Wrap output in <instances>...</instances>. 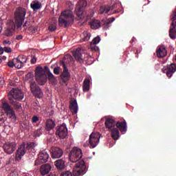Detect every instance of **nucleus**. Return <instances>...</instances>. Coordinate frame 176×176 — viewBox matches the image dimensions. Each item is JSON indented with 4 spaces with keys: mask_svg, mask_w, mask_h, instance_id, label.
Instances as JSON below:
<instances>
[{
    "mask_svg": "<svg viewBox=\"0 0 176 176\" xmlns=\"http://www.w3.org/2000/svg\"><path fill=\"white\" fill-rule=\"evenodd\" d=\"M55 163V166L58 170H63L65 167V161L64 160H58Z\"/></svg>",
    "mask_w": 176,
    "mask_h": 176,
    "instance_id": "31",
    "label": "nucleus"
},
{
    "mask_svg": "<svg viewBox=\"0 0 176 176\" xmlns=\"http://www.w3.org/2000/svg\"><path fill=\"white\" fill-rule=\"evenodd\" d=\"M50 170H52V165L50 164H45L41 166L40 172L41 175H46L50 173Z\"/></svg>",
    "mask_w": 176,
    "mask_h": 176,
    "instance_id": "22",
    "label": "nucleus"
},
{
    "mask_svg": "<svg viewBox=\"0 0 176 176\" xmlns=\"http://www.w3.org/2000/svg\"><path fill=\"white\" fill-rule=\"evenodd\" d=\"M100 138H101V134L98 132H93L89 135L88 146L89 148H96L98 144H100Z\"/></svg>",
    "mask_w": 176,
    "mask_h": 176,
    "instance_id": "9",
    "label": "nucleus"
},
{
    "mask_svg": "<svg viewBox=\"0 0 176 176\" xmlns=\"http://www.w3.org/2000/svg\"><path fill=\"white\" fill-rule=\"evenodd\" d=\"M45 69H49V67H45Z\"/></svg>",
    "mask_w": 176,
    "mask_h": 176,
    "instance_id": "56",
    "label": "nucleus"
},
{
    "mask_svg": "<svg viewBox=\"0 0 176 176\" xmlns=\"http://www.w3.org/2000/svg\"><path fill=\"white\" fill-rule=\"evenodd\" d=\"M36 80L41 86H43L46 83V74L42 67H38L36 69Z\"/></svg>",
    "mask_w": 176,
    "mask_h": 176,
    "instance_id": "8",
    "label": "nucleus"
},
{
    "mask_svg": "<svg viewBox=\"0 0 176 176\" xmlns=\"http://www.w3.org/2000/svg\"><path fill=\"white\" fill-rule=\"evenodd\" d=\"M104 124L107 129H109V131H111V130L116 129V122L113 119L107 118Z\"/></svg>",
    "mask_w": 176,
    "mask_h": 176,
    "instance_id": "21",
    "label": "nucleus"
},
{
    "mask_svg": "<svg viewBox=\"0 0 176 176\" xmlns=\"http://www.w3.org/2000/svg\"><path fill=\"white\" fill-rule=\"evenodd\" d=\"M87 6V1L86 0H79L76 4L75 12L77 16V20H87V14L83 10V8Z\"/></svg>",
    "mask_w": 176,
    "mask_h": 176,
    "instance_id": "4",
    "label": "nucleus"
},
{
    "mask_svg": "<svg viewBox=\"0 0 176 176\" xmlns=\"http://www.w3.org/2000/svg\"><path fill=\"white\" fill-rule=\"evenodd\" d=\"M2 109L6 112L7 116L10 118L13 122H15L16 118V113L14 110L10 107V104L6 102H3L2 107H0V124L2 123H5L6 122V116L5 113L2 111Z\"/></svg>",
    "mask_w": 176,
    "mask_h": 176,
    "instance_id": "2",
    "label": "nucleus"
},
{
    "mask_svg": "<svg viewBox=\"0 0 176 176\" xmlns=\"http://www.w3.org/2000/svg\"><path fill=\"white\" fill-rule=\"evenodd\" d=\"M116 127L117 129H120V131H121L122 134H126V132L127 131V122H126V120H124L123 122H118L116 123Z\"/></svg>",
    "mask_w": 176,
    "mask_h": 176,
    "instance_id": "20",
    "label": "nucleus"
},
{
    "mask_svg": "<svg viewBox=\"0 0 176 176\" xmlns=\"http://www.w3.org/2000/svg\"><path fill=\"white\" fill-rule=\"evenodd\" d=\"M0 54H3V50H0Z\"/></svg>",
    "mask_w": 176,
    "mask_h": 176,
    "instance_id": "53",
    "label": "nucleus"
},
{
    "mask_svg": "<svg viewBox=\"0 0 176 176\" xmlns=\"http://www.w3.org/2000/svg\"><path fill=\"white\" fill-rule=\"evenodd\" d=\"M86 174V165H85V161L80 160L78 162L75 168L73 169V175L82 176Z\"/></svg>",
    "mask_w": 176,
    "mask_h": 176,
    "instance_id": "7",
    "label": "nucleus"
},
{
    "mask_svg": "<svg viewBox=\"0 0 176 176\" xmlns=\"http://www.w3.org/2000/svg\"><path fill=\"white\" fill-rule=\"evenodd\" d=\"M14 30H16V25L14 24V21H13V20H9L7 22L6 35L7 36H12L13 32H14Z\"/></svg>",
    "mask_w": 176,
    "mask_h": 176,
    "instance_id": "17",
    "label": "nucleus"
},
{
    "mask_svg": "<svg viewBox=\"0 0 176 176\" xmlns=\"http://www.w3.org/2000/svg\"><path fill=\"white\" fill-rule=\"evenodd\" d=\"M36 63V58H32L31 59V64H35Z\"/></svg>",
    "mask_w": 176,
    "mask_h": 176,
    "instance_id": "49",
    "label": "nucleus"
},
{
    "mask_svg": "<svg viewBox=\"0 0 176 176\" xmlns=\"http://www.w3.org/2000/svg\"><path fill=\"white\" fill-rule=\"evenodd\" d=\"M134 42V38L131 41V43H133Z\"/></svg>",
    "mask_w": 176,
    "mask_h": 176,
    "instance_id": "54",
    "label": "nucleus"
},
{
    "mask_svg": "<svg viewBox=\"0 0 176 176\" xmlns=\"http://www.w3.org/2000/svg\"><path fill=\"white\" fill-rule=\"evenodd\" d=\"M30 8L34 12H36L37 10H39V9H42V3L37 0H34L30 3Z\"/></svg>",
    "mask_w": 176,
    "mask_h": 176,
    "instance_id": "25",
    "label": "nucleus"
},
{
    "mask_svg": "<svg viewBox=\"0 0 176 176\" xmlns=\"http://www.w3.org/2000/svg\"><path fill=\"white\" fill-rule=\"evenodd\" d=\"M89 25L92 30H98L100 27H101V22L98 20H93L92 21L89 22Z\"/></svg>",
    "mask_w": 176,
    "mask_h": 176,
    "instance_id": "29",
    "label": "nucleus"
},
{
    "mask_svg": "<svg viewBox=\"0 0 176 176\" xmlns=\"http://www.w3.org/2000/svg\"><path fill=\"white\" fill-rule=\"evenodd\" d=\"M3 52H6V53H11L12 52V48L9 47H4L3 49Z\"/></svg>",
    "mask_w": 176,
    "mask_h": 176,
    "instance_id": "45",
    "label": "nucleus"
},
{
    "mask_svg": "<svg viewBox=\"0 0 176 176\" xmlns=\"http://www.w3.org/2000/svg\"><path fill=\"white\" fill-rule=\"evenodd\" d=\"M48 28H49L50 31H51V32H53V31H56V30H57V21L52 22Z\"/></svg>",
    "mask_w": 176,
    "mask_h": 176,
    "instance_id": "37",
    "label": "nucleus"
},
{
    "mask_svg": "<svg viewBox=\"0 0 176 176\" xmlns=\"http://www.w3.org/2000/svg\"><path fill=\"white\" fill-rule=\"evenodd\" d=\"M15 24L17 28H20L25 20V15L27 14V10L23 8H18L14 12Z\"/></svg>",
    "mask_w": 176,
    "mask_h": 176,
    "instance_id": "5",
    "label": "nucleus"
},
{
    "mask_svg": "<svg viewBox=\"0 0 176 176\" xmlns=\"http://www.w3.org/2000/svg\"><path fill=\"white\" fill-rule=\"evenodd\" d=\"M65 58H70V60L72 58V56L70 55H67V56L65 57Z\"/></svg>",
    "mask_w": 176,
    "mask_h": 176,
    "instance_id": "52",
    "label": "nucleus"
},
{
    "mask_svg": "<svg viewBox=\"0 0 176 176\" xmlns=\"http://www.w3.org/2000/svg\"><path fill=\"white\" fill-rule=\"evenodd\" d=\"M8 65L10 68H13V67H16V63H14V58L12 60V61L8 62Z\"/></svg>",
    "mask_w": 176,
    "mask_h": 176,
    "instance_id": "43",
    "label": "nucleus"
},
{
    "mask_svg": "<svg viewBox=\"0 0 176 176\" xmlns=\"http://www.w3.org/2000/svg\"><path fill=\"white\" fill-rule=\"evenodd\" d=\"M157 56L159 57V58H162L163 57H166V56H167V50H166L164 45L159 47L157 50Z\"/></svg>",
    "mask_w": 176,
    "mask_h": 176,
    "instance_id": "23",
    "label": "nucleus"
},
{
    "mask_svg": "<svg viewBox=\"0 0 176 176\" xmlns=\"http://www.w3.org/2000/svg\"><path fill=\"white\" fill-rule=\"evenodd\" d=\"M64 155V152L59 147H53L52 151V159H60Z\"/></svg>",
    "mask_w": 176,
    "mask_h": 176,
    "instance_id": "19",
    "label": "nucleus"
},
{
    "mask_svg": "<svg viewBox=\"0 0 176 176\" xmlns=\"http://www.w3.org/2000/svg\"><path fill=\"white\" fill-rule=\"evenodd\" d=\"M113 21H115V17L109 18L107 20H102V24L103 25L104 30H108Z\"/></svg>",
    "mask_w": 176,
    "mask_h": 176,
    "instance_id": "24",
    "label": "nucleus"
},
{
    "mask_svg": "<svg viewBox=\"0 0 176 176\" xmlns=\"http://www.w3.org/2000/svg\"><path fill=\"white\" fill-rule=\"evenodd\" d=\"M37 89H39V87H36V82H35L34 81L31 82L30 89L32 93H33V91H35Z\"/></svg>",
    "mask_w": 176,
    "mask_h": 176,
    "instance_id": "39",
    "label": "nucleus"
},
{
    "mask_svg": "<svg viewBox=\"0 0 176 176\" xmlns=\"http://www.w3.org/2000/svg\"><path fill=\"white\" fill-rule=\"evenodd\" d=\"M25 155V144L23 143L16 151V160H21V157Z\"/></svg>",
    "mask_w": 176,
    "mask_h": 176,
    "instance_id": "18",
    "label": "nucleus"
},
{
    "mask_svg": "<svg viewBox=\"0 0 176 176\" xmlns=\"http://www.w3.org/2000/svg\"><path fill=\"white\" fill-rule=\"evenodd\" d=\"M87 98H90V96H87Z\"/></svg>",
    "mask_w": 176,
    "mask_h": 176,
    "instance_id": "57",
    "label": "nucleus"
},
{
    "mask_svg": "<svg viewBox=\"0 0 176 176\" xmlns=\"http://www.w3.org/2000/svg\"><path fill=\"white\" fill-rule=\"evenodd\" d=\"M39 120V118H38V116H34L32 118V123H36V122H38Z\"/></svg>",
    "mask_w": 176,
    "mask_h": 176,
    "instance_id": "46",
    "label": "nucleus"
},
{
    "mask_svg": "<svg viewBox=\"0 0 176 176\" xmlns=\"http://www.w3.org/2000/svg\"><path fill=\"white\" fill-rule=\"evenodd\" d=\"M23 98H24V94L19 89L12 88L8 93V100L15 109H21V104L19 101H21Z\"/></svg>",
    "mask_w": 176,
    "mask_h": 176,
    "instance_id": "1",
    "label": "nucleus"
},
{
    "mask_svg": "<svg viewBox=\"0 0 176 176\" xmlns=\"http://www.w3.org/2000/svg\"><path fill=\"white\" fill-rule=\"evenodd\" d=\"M91 37V34H90L88 32H84L81 34L82 42H87V41H89Z\"/></svg>",
    "mask_w": 176,
    "mask_h": 176,
    "instance_id": "35",
    "label": "nucleus"
},
{
    "mask_svg": "<svg viewBox=\"0 0 176 176\" xmlns=\"http://www.w3.org/2000/svg\"><path fill=\"white\" fill-rule=\"evenodd\" d=\"M2 20L0 19V34L2 32V29H3V27H2Z\"/></svg>",
    "mask_w": 176,
    "mask_h": 176,
    "instance_id": "50",
    "label": "nucleus"
},
{
    "mask_svg": "<svg viewBox=\"0 0 176 176\" xmlns=\"http://www.w3.org/2000/svg\"><path fill=\"white\" fill-rule=\"evenodd\" d=\"M56 134L62 140L67 138V135H68V129L67 128V125L63 123L60 126H57Z\"/></svg>",
    "mask_w": 176,
    "mask_h": 176,
    "instance_id": "11",
    "label": "nucleus"
},
{
    "mask_svg": "<svg viewBox=\"0 0 176 176\" xmlns=\"http://www.w3.org/2000/svg\"><path fill=\"white\" fill-rule=\"evenodd\" d=\"M25 25H27V22H25V23L23 24V27H25Z\"/></svg>",
    "mask_w": 176,
    "mask_h": 176,
    "instance_id": "55",
    "label": "nucleus"
},
{
    "mask_svg": "<svg viewBox=\"0 0 176 176\" xmlns=\"http://www.w3.org/2000/svg\"><path fill=\"white\" fill-rule=\"evenodd\" d=\"M16 39L17 41H21V39H23V36L19 35V36H17L16 37Z\"/></svg>",
    "mask_w": 176,
    "mask_h": 176,
    "instance_id": "51",
    "label": "nucleus"
},
{
    "mask_svg": "<svg viewBox=\"0 0 176 176\" xmlns=\"http://www.w3.org/2000/svg\"><path fill=\"white\" fill-rule=\"evenodd\" d=\"M87 143H88V144H89V142H87Z\"/></svg>",
    "mask_w": 176,
    "mask_h": 176,
    "instance_id": "58",
    "label": "nucleus"
},
{
    "mask_svg": "<svg viewBox=\"0 0 176 176\" xmlns=\"http://www.w3.org/2000/svg\"><path fill=\"white\" fill-rule=\"evenodd\" d=\"M69 109L72 113L76 114L78 113V111L79 109V107L78 106V102L76 100H73L69 104Z\"/></svg>",
    "mask_w": 176,
    "mask_h": 176,
    "instance_id": "26",
    "label": "nucleus"
},
{
    "mask_svg": "<svg viewBox=\"0 0 176 176\" xmlns=\"http://www.w3.org/2000/svg\"><path fill=\"white\" fill-rule=\"evenodd\" d=\"M175 71H176V65L174 63H172L167 66H164L162 68V72H164V74H166L168 78H171V76H173Z\"/></svg>",
    "mask_w": 176,
    "mask_h": 176,
    "instance_id": "16",
    "label": "nucleus"
},
{
    "mask_svg": "<svg viewBox=\"0 0 176 176\" xmlns=\"http://www.w3.org/2000/svg\"><path fill=\"white\" fill-rule=\"evenodd\" d=\"M60 176H72V173L67 170L66 172L63 173Z\"/></svg>",
    "mask_w": 176,
    "mask_h": 176,
    "instance_id": "47",
    "label": "nucleus"
},
{
    "mask_svg": "<svg viewBox=\"0 0 176 176\" xmlns=\"http://www.w3.org/2000/svg\"><path fill=\"white\" fill-rule=\"evenodd\" d=\"M3 45H12V43L9 41H3Z\"/></svg>",
    "mask_w": 176,
    "mask_h": 176,
    "instance_id": "48",
    "label": "nucleus"
},
{
    "mask_svg": "<svg viewBox=\"0 0 176 176\" xmlns=\"http://www.w3.org/2000/svg\"><path fill=\"white\" fill-rule=\"evenodd\" d=\"M83 91H89L90 90V79L85 78L82 84Z\"/></svg>",
    "mask_w": 176,
    "mask_h": 176,
    "instance_id": "30",
    "label": "nucleus"
},
{
    "mask_svg": "<svg viewBox=\"0 0 176 176\" xmlns=\"http://www.w3.org/2000/svg\"><path fill=\"white\" fill-rule=\"evenodd\" d=\"M17 144L15 142H7L3 145V149L8 155H12L16 151Z\"/></svg>",
    "mask_w": 176,
    "mask_h": 176,
    "instance_id": "15",
    "label": "nucleus"
},
{
    "mask_svg": "<svg viewBox=\"0 0 176 176\" xmlns=\"http://www.w3.org/2000/svg\"><path fill=\"white\" fill-rule=\"evenodd\" d=\"M49 160V154L45 151H41L38 154V159L34 162V166H40L43 163H46Z\"/></svg>",
    "mask_w": 176,
    "mask_h": 176,
    "instance_id": "13",
    "label": "nucleus"
},
{
    "mask_svg": "<svg viewBox=\"0 0 176 176\" xmlns=\"http://www.w3.org/2000/svg\"><path fill=\"white\" fill-rule=\"evenodd\" d=\"M60 64L63 67V71L60 75V78L63 83H67V82L71 79V74L68 71V67H67V65H65V61H60Z\"/></svg>",
    "mask_w": 176,
    "mask_h": 176,
    "instance_id": "12",
    "label": "nucleus"
},
{
    "mask_svg": "<svg viewBox=\"0 0 176 176\" xmlns=\"http://www.w3.org/2000/svg\"><path fill=\"white\" fill-rule=\"evenodd\" d=\"M96 45V44H91V43H90L89 48L91 49V50L92 52H97V50H98V47H97Z\"/></svg>",
    "mask_w": 176,
    "mask_h": 176,
    "instance_id": "40",
    "label": "nucleus"
},
{
    "mask_svg": "<svg viewBox=\"0 0 176 176\" xmlns=\"http://www.w3.org/2000/svg\"><path fill=\"white\" fill-rule=\"evenodd\" d=\"M14 63H15V68L20 69L23 68L25 65V63H27V57L24 55H20L14 58Z\"/></svg>",
    "mask_w": 176,
    "mask_h": 176,
    "instance_id": "14",
    "label": "nucleus"
},
{
    "mask_svg": "<svg viewBox=\"0 0 176 176\" xmlns=\"http://www.w3.org/2000/svg\"><path fill=\"white\" fill-rule=\"evenodd\" d=\"M170 20L172 23L169 30V36L170 39H176V9L170 15Z\"/></svg>",
    "mask_w": 176,
    "mask_h": 176,
    "instance_id": "10",
    "label": "nucleus"
},
{
    "mask_svg": "<svg viewBox=\"0 0 176 176\" xmlns=\"http://www.w3.org/2000/svg\"><path fill=\"white\" fill-rule=\"evenodd\" d=\"M47 79L50 80V82L52 85H56V82H57V79L56 77H54V75H53V73L50 72V70L48 69V74H47Z\"/></svg>",
    "mask_w": 176,
    "mask_h": 176,
    "instance_id": "32",
    "label": "nucleus"
},
{
    "mask_svg": "<svg viewBox=\"0 0 176 176\" xmlns=\"http://www.w3.org/2000/svg\"><path fill=\"white\" fill-rule=\"evenodd\" d=\"M60 69H61V68L60 67H55L54 69V74H55V75H59Z\"/></svg>",
    "mask_w": 176,
    "mask_h": 176,
    "instance_id": "44",
    "label": "nucleus"
},
{
    "mask_svg": "<svg viewBox=\"0 0 176 176\" xmlns=\"http://www.w3.org/2000/svg\"><path fill=\"white\" fill-rule=\"evenodd\" d=\"M115 6V3L111 7L108 6H102L99 10L100 14H107L109 12V10H112L113 7Z\"/></svg>",
    "mask_w": 176,
    "mask_h": 176,
    "instance_id": "27",
    "label": "nucleus"
},
{
    "mask_svg": "<svg viewBox=\"0 0 176 176\" xmlns=\"http://www.w3.org/2000/svg\"><path fill=\"white\" fill-rule=\"evenodd\" d=\"M111 137L116 141H118L120 137V132H119V129L118 128H115L114 129H111Z\"/></svg>",
    "mask_w": 176,
    "mask_h": 176,
    "instance_id": "28",
    "label": "nucleus"
},
{
    "mask_svg": "<svg viewBox=\"0 0 176 176\" xmlns=\"http://www.w3.org/2000/svg\"><path fill=\"white\" fill-rule=\"evenodd\" d=\"M100 41H101V38L99 37V36H97L96 37L94 38V39L91 42V45H98Z\"/></svg>",
    "mask_w": 176,
    "mask_h": 176,
    "instance_id": "38",
    "label": "nucleus"
},
{
    "mask_svg": "<svg viewBox=\"0 0 176 176\" xmlns=\"http://www.w3.org/2000/svg\"><path fill=\"white\" fill-rule=\"evenodd\" d=\"M54 126H56V122L53 121V120H48L47 121L46 129L48 131L53 130L54 129Z\"/></svg>",
    "mask_w": 176,
    "mask_h": 176,
    "instance_id": "34",
    "label": "nucleus"
},
{
    "mask_svg": "<svg viewBox=\"0 0 176 176\" xmlns=\"http://www.w3.org/2000/svg\"><path fill=\"white\" fill-rule=\"evenodd\" d=\"M41 135H42V129H37L34 132V137H41Z\"/></svg>",
    "mask_w": 176,
    "mask_h": 176,
    "instance_id": "41",
    "label": "nucleus"
},
{
    "mask_svg": "<svg viewBox=\"0 0 176 176\" xmlns=\"http://www.w3.org/2000/svg\"><path fill=\"white\" fill-rule=\"evenodd\" d=\"M82 50L80 48H77L76 50L73 52V56L76 60H80L82 58V52H80Z\"/></svg>",
    "mask_w": 176,
    "mask_h": 176,
    "instance_id": "33",
    "label": "nucleus"
},
{
    "mask_svg": "<svg viewBox=\"0 0 176 176\" xmlns=\"http://www.w3.org/2000/svg\"><path fill=\"white\" fill-rule=\"evenodd\" d=\"M58 21L60 27L67 28L69 24H72L75 21V15H74L72 10H65L60 13Z\"/></svg>",
    "mask_w": 176,
    "mask_h": 176,
    "instance_id": "3",
    "label": "nucleus"
},
{
    "mask_svg": "<svg viewBox=\"0 0 176 176\" xmlns=\"http://www.w3.org/2000/svg\"><path fill=\"white\" fill-rule=\"evenodd\" d=\"M82 157V150L79 148L74 147L69 153V159L72 163H76V162H78Z\"/></svg>",
    "mask_w": 176,
    "mask_h": 176,
    "instance_id": "6",
    "label": "nucleus"
},
{
    "mask_svg": "<svg viewBox=\"0 0 176 176\" xmlns=\"http://www.w3.org/2000/svg\"><path fill=\"white\" fill-rule=\"evenodd\" d=\"M32 93L34 96H35V97H37V98H42V97L43 96V92H42V90L40 89V88H37Z\"/></svg>",
    "mask_w": 176,
    "mask_h": 176,
    "instance_id": "36",
    "label": "nucleus"
},
{
    "mask_svg": "<svg viewBox=\"0 0 176 176\" xmlns=\"http://www.w3.org/2000/svg\"><path fill=\"white\" fill-rule=\"evenodd\" d=\"M35 144L34 142H29L27 144V149H34Z\"/></svg>",
    "mask_w": 176,
    "mask_h": 176,
    "instance_id": "42",
    "label": "nucleus"
}]
</instances>
